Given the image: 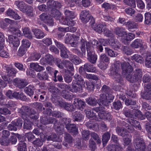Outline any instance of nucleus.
<instances>
[{
  "label": "nucleus",
  "mask_w": 151,
  "mask_h": 151,
  "mask_svg": "<svg viewBox=\"0 0 151 151\" xmlns=\"http://www.w3.org/2000/svg\"><path fill=\"white\" fill-rule=\"evenodd\" d=\"M23 123V120L20 118H18L17 119L16 122H15V124L19 129L21 128Z\"/></svg>",
  "instance_id": "obj_62"
},
{
  "label": "nucleus",
  "mask_w": 151,
  "mask_h": 151,
  "mask_svg": "<svg viewBox=\"0 0 151 151\" xmlns=\"http://www.w3.org/2000/svg\"><path fill=\"white\" fill-rule=\"evenodd\" d=\"M106 148L108 151H122V147L119 144L109 145L107 146Z\"/></svg>",
  "instance_id": "obj_26"
},
{
  "label": "nucleus",
  "mask_w": 151,
  "mask_h": 151,
  "mask_svg": "<svg viewBox=\"0 0 151 151\" xmlns=\"http://www.w3.org/2000/svg\"><path fill=\"white\" fill-rule=\"evenodd\" d=\"M23 34L25 37L31 39L32 38V36L30 31L27 27H25L22 29Z\"/></svg>",
  "instance_id": "obj_39"
},
{
  "label": "nucleus",
  "mask_w": 151,
  "mask_h": 151,
  "mask_svg": "<svg viewBox=\"0 0 151 151\" xmlns=\"http://www.w3.org/2000/svg\"><path fill=\"white\" fill-rule=\"evenodd\" d=\"M113 74V77L115 81L118 83H120L122 81V78L120 73V72H111Z\"/></svg>",
  "instance_id": "obj_38"
},
{
  "label": "nucleus",
  "mask_w": 151,
  "mask_h": 151,
  "mask_svg": "<svg viewBox=\"0 0 151 151\" xmlns=\"http://www.w3.org/2000/svg\"><path fill=\"white\" fill-rule=\"evenodd\" d=\"M134 145L136 150V151H145V145L142 138L137 136L134 141Z\"/></svg>",
  "instance_id": "obj_8"
},
{
  "label": "nucleus",
  "mask_w": 151,
  "mask_h": 151,
  "mask_svg": "<svg viewBox=\"0 0 151 151\" xmlns=\"http://www.w3.org/2000/svg\"><path fill=\"white\" fill-rule=\"evenodd\" d=\"M64 141L63 145L67 148H69L72 144L73 139L70 134L65 132L64 133Z\"/></svg>",
  "instance_id": "obj_12"
},
{
  "label": "nucleus",
  "mask_w": 151,
  "mask_h": 151,
  "mask_svg": "<svg viewBox=\"0 0 151 151\" xmlns=\"http://www.w3.org/2000/svg\"><path fill=\"white\" fill-rule=\"evenodd\" d=\"M104 35L107 37H110V38H113L114 37V35L113 33L106 28V27L103 29Z\"/></svg>",
  "instance_id": "obj_41"
},
{
  "label": "nucleus",
  "mask_w": 151,
  "mask_h": 151,
  "mask_svg": "<svg viewBox=\"0 0 151 151\" xmlns=\"http://www.w3.org/2000/svg\"><path fill=\"white\" fill-rule=\"evenodd\" d=\"M73 80L72 83L71 92L73 93L82 92L83 87L84 86L85 81L83 78L78 74L74 76Z\"/></svg>",
  "instance_id": "obj_5"
},
{
  "label": "nucleus",
  "mask_w": 151,
  "mask_h": 151,
  "mask_svg": "<svg viewBox=\"0 0 151 151\" xmlns=\"http://www.w3.org/2000/svg\"><path fill=\"white\" fill-rule=\"evenodd\" d=\"M74 40V37L71 35H68L67 34L65 37V43L70 44L71 43L72 41H73Z\"/></svg>",
  "instance_id": "obj_64"
},
{
  "label": "nucleus",
  "mask_w": 151,
  "mask_h": 151,
  "mask_svg": "<svg viewBox=\"0 0 151 151\" xmlns=\"http://www.w3.org/2000/svg\"><path fill=\"white\" fill-rule=\"evenodd\" d=\"M33 9L32 7L30 6L27 5L24 9V10L22 12L25 13L28 16L32 17L33 15Z\"/></svg>",
  "instance_id": "obj_42"
},
{
  "label": "nucleus",
  "mask_w": 151,
  "mask_h": 151,
  "mask_svg": "<svg viewBox=\"0 0 151 151\" xmlns=\"http://www.w3.org/2000/svg\"><path fill=\"white\" fill-rule=\"evenodd\" d=\"M131 46L134 48H137L139 47H145V42L143 40L140 39H136L131 44Z\"/></svg>",
  "instance_id": "obj_18"
},
{
  "label": "nucleus",
  "mask_w": 151,
  "mask_h": 151,
  "mask_svg": "<svg viewBox=\"0 0 151 151\" xmlns=\"http://www.w3.org/2000/svg\"><path fill=\"white\" fill-rule=\"evenodd\" d=\"M85 70L88 72H96L97 71L96 68L89 63H86L84 65Z\"/></svg>",
  "instance_id": "obj_29"
},
{
  "label": "nucleus",
  "mask_w": 151,
  "mask_h": 151,
  "mask_svg": "<svg viewBox=\"0 0 151 151\" xmlns=\"http://www.w3.org/2000/svg\"><path fill=\"white\" fill-rule=\"evenodd\" d=\"M133 110H130L127 108H124L123 109V114L127 117H130L131 118L134 117V114H133Z\"/></svg>",
  "instance_id": "obj_35"
},
{
  "label": "nucleus",
  "mask_w": 151,
  "mask_h": 151,
  "mask_svg": "<svg viewBox=\"0 0 151 151\" xmlns=\"http://www.w3.org/2000/svg\"><path fill=\"white\" fill-rule=\"evenodd\" d=\"M141 96L144 99L146 100L151 99V92L144 91L141 92Z\"/></svg>",
  "instance_id": "obj_40"
},
{
  "label": "nucleus",
  "mask_w": 151,
  "mask_h": 151,
  "mask_svg": "<svg viewBox=\"0 0 151 151\" xmlns=\"http://www.w3.org/2000/svg\"><path fill=\"white\" fill-rule=\"evenodd\" d=\"M58 102L59 106L63 108L67 111L72 112L75 110L74 106L71 103L64 101H58Z\"/></svg>",
  "instance_id": "obj_10"
},
{
  "label": "nucleus",
  "mask_w": 151,
  "mask_h": 151,
  "mask_svg": "<svg viewBox=\"0 0 151 151\" xmlns=\"http://www.w3.org/2000/svg\"><path fill=\"white\" fill-rule=\"evenodd\" d=\"M87 51L88 60L89 61L93 64H95L97 59V55L94 54L93 47L91 45V44L88 42H87L83 39L81 40L80 48L82 54L85 55L86 47Z\"/></svg>",
  "instance_id": "obj_3"
},
{
  "label": "nucleus",
  "mask_w": 151,
  "mask_h": 151,
  "mask_svg": "<svg viewBox=\"0 0 151 151\" xmlns=\"http://www.w3.org/2000/svg\"><path fill=\"white\" fill-rule=\"evenodd\" d=\"M82 137V138L86 140L89 139V138L90 133L88 130H83L81 132Z\"/></svg>",
  "instance_id": "obj_56"
},
{
  "label": "nucleus",
  "mask_w": 151,
  "mask_h": 151,
  "mask_svg": "<svg viewBox=\"0 0 151 151\" xmlns=\"http://www.w3.org/2000/svg\"><path fill=\"white\" fill-rule=\"evenodd\" d=\"M65 127L68 132L74 134H76L78 133V128L74 124H70L67 125Z\"/></svg>",
  "instance_id": "obj_23"
},
{
  "label": "nucleus",
  "mask_w": 151,
  "mask_h": 151,
  "mask_svg": "<svg viewBox=\"0 0 151 151\" xmlns=\"http://www.w3.org/2000/svg\"><path fill=\"white\" fill-rule=\"evenodd\" d=\"M111 89L108 86L104 85L101 91L103 93L101 94L98 100V104L101 108H104L109 105V104L114 99L113 96L111 94Z\"/></svg>",
  "instance_id": "obj_2"
},
{
  "label": "nucleus",
  "mask_w": 151,
  "mask_h": 151,
  "mask_svg": "<svg viewBox=\"0 0 151 151\" xmlns=\"http://www.w3.org/2000/svg\"><path fill=\"white\" fill-rule=\"evenodd\" d=\"M113 108L116 110H119L122 107L121 102L119 101H115L113 103Z\"/></svg>",
  "instance_id": "obj_57"
},
{
  "label": "nucleus",
  "mask_w": 151,
  "mask_h": 151,
  "mask_svg": "<svg viewBox=\"0 0 151 151\" xmlns=\"http://www.w3.org/2000/svg\"><path fill=\"white\" fill-rule=\"evenodd\" d=\"M65 18L63 20L62 23L63 24H71L73 25V19L76 17L74 12L68 10L66 9L64 11Z\"/></svg>",
  "instance_id": "obj_7"
},
{
  "label": "nucleus",
  "mask_w": 151,
  "mask_h": 151,
  "mask_svg": "<svg viewBox=\"0 0 151 151\" xmlns=\"http://www.w3.org/2000/svg\"><path fill=\"white\" fill-rule=\"evenodd\" d=\"M7 75L9 76H15L17 71L14 68H8L7 69Z\"/></svg>",
  "instance_id": "obj_55"
},
{
  "label": "nucleus",
  "mask_w": 151,
  "mask_h": 151,
  "mask_svg": "<svg viewBox=\"0 0 151 151\" xmlns=\"http://www.w3.org/2000/svg\"><path fill=\"white\" fill-rule=\"evenodd\" d=\"M27 49L26 48L21 46L18 52V55L20 56H22L26 52Z\"/></svg>",
  "instance_id": "obj_61"
},
{
  "label": "nucleus",
  "mask_w": 151,
  "mask_h": 151,
  "mask_svg": "<svg viewBox=\"0 0 151 151\" xmlns=\"http://www.w3.org/2000/svg\"><path fill=\"white\" fill-rule=\"evenodd\" d=\"M51 114L52 116L58 118L62 117L64 116L63 113L58 111H54L52 112Z\"/></svg>",
  "instance_id": "obj_63"
},
{
  "label": "nucleus",
  "mask_w": 151,
  "mask_h": 151,
  "mask_svg": "<svg viewBox=\"0 0 151 151\" xmlns=\"http://www.w3.org/2000/svg\"><path fill=\"white\" fill-rule=\"evenodd\" d=\"M14 4L22 12L24 10L27 4H26L23 1L18 0L15 1Z\"/></svg>",
  "instance_id": "obj_28"
},
{
  "label": "nucleus",
  "mask_w": 151,
  "mask_h": 151,
  "mask_svg": "<svg viewBox=\"0 0 151 151\" xmlns=\"http://www.w3.org/2000/svg\"><path fill=\"white\" fill-rule=\"evenodd\" d=\"M24 119L25 120L23 123V129L25 130H30L32 128L33 123L29 119Z\"/></svg>",
  "instance_id": "obj_34"
},
{
  "label": "nucleus",
  "mask_w": 151,
  "mask_h": 151,
  "mask_svg": "<svg viewBox=\"0 0 151 151\" xmlns=\"http://www.w3.org/2000/svg\"><path fill=\"white\" fill-rule=\"evenodd\" d=\"M100 61L102 62L99 63L98 66L102 70L106 69L107 68V66L104 65V63H108L109 62V58L105 54H103L100 56Z\"/></svg>",
  "instance_id": "obj_13"
},
{
  "label": "nucleus",
  "mask_w": 151,
  "mask_h": 151,
  "mask_svg": "<svg viewBox=\"0 0 151 151\" xmlns=\"http://www.w3.org/2000/svg\"><path fill=\"white\" fill-rule=\"evenodd\" d=\"M133 63L128 60V61L124 62L121 64L122 74L126 77L128 81L132 83H134L140 79L142 76V69H137L133 72L132 66Z\"/></svg>",
  "instance_id": "obj_1"
},
{
  "label": "nucleus",
  "mask_w": 151,
  "mask_h": 151,
  "mask_svg": "<svg viewBox=\"0 0 151 151\" xmlns=\"http://www.w3.org/2000/svg\"><path fill=\"white\" fill-rule=\"evenodd\" d=\"M32 106L35 108L37 111H42L43 105L40 103L36 102L33 104Z\"/></svg>",
  "instance_id": "obj_58"
},
{
  "label": "nucleus",
  "mask_w": 151,
  "mask_h": 151,
  "mask_svg": "<svg viewBox=\"0 0 151 151\" xmlns=\"http://www.w3.org/2000/svg\"><path fill=\"white\" fill-rule=\"evenodd\" d=\"M13 83L15 86L19 88H24L28 84V82L25 79L18 78L13 80Z\"/></svg>",
  "instance_id": "obj_9"
},
{
  "label": "nucleus",
  "mask_w": 151,
  "mask_h": 151,
  "mask_svg": "<svg viewBox=\"0 0 151 151\" xmlns=\"http://www.w3.org/2000/svg\"><path fill=\"white\" fill-rule=\"evenodd\" d=\"M123 2L126 5L132 8L136 7L135 0H124Z\"/></svg>",
  "instance_id": "obj_54"
},
{
  "label": "nucleus",
  "mask_w": 151,
  "mask_h": 151,
  "mask_svg": "<svg viewBox=\"0 0 151 151\" xmlns=\"http://www.w3.org/2000/svg\"><path fill=\"white\" fill-rule=\"evenodd\" d=\"M86 101L88 105L93 106H96L98 103L95 98L92 97L86 99Z\"/></svg>",
  "instance_id": "obj_37"
},
{
  "label": "nucleus",
  "mask_w": 151,
  "mask_h": 151,
  "mask_svg": "<svg viewBox=\"0 0 151 151\" xmlns=\"http://www.w3.org/2000/svg\"><path fill=\"white\" fill-rule=\"evenodd\" d=\"M53 123L54 124V128L55 130L58 132L61 133L62 131L60 126V122L56 119V121H55Z\"/></svg>",
  "instance_id": "obj_53"
},
{
  "label": "nucleus",
  "mask_w": 151,
  "mask_h": 151,
  "mask_svg": "<svg viewBox=\"0 0 151 151\" xmlns=\"http://www.w3.org/2000/svg\"><path fill=\"white\" fill-rule=\"evenodd\" d=\"M8 39L9 40V42L11 45H12L13 47H16L19 46V41L16 37L12 35H9L8 36Z\"/></svg>",
  "instance_id": "obj_21"
},
{
  "label": "nucleus",
  "mask_w": 151,
  "mask_h": 151,
  "mask_svg": "<svg viewBox=\"0 0 151 151\" xmlns=\"http://www.w3.org/2000/svg\"><path fill=\"white\" fill-rule=\"evenodd\" d=\"M132 59L135 61L136 62L142 63L143 62V59L142 57L138 54H135L132 56Z\"/></svg>",
  "instance_id": "obj_49"
},
{
  "label": "nucleus",
  "mask_w": 151,
  "mask_h": 151,
  "mask_svg": "<svg viewBox=\"0 0 151 151\" xmlns=\"http://www.w3.org/2000/svg\"><path fill=\"white\" fill-rule=\"evenodd\" d=\"M108 43L115 50L119 49L121 46L120 42L118 40H116L114 38L108 39Z\"/></svg>",
  "instance_id": "obj_19"
},
{
  "label": "nucleus",
  "mask_w": 151,
  "mask_h": 151,
  "mask_svg": "<svg viewBox=\"0 0 151 151\" xmlns=\"http://www.w3.org/2000/svg\"><path fill=\"white\" fill-rule=\"evenodd\" d=\"M91 26L93 29L99 33L100 34L103 32V28H104L105 27H106V25L105 24H100L95 25V23L93 22L91 24Z\"/></svg>",
  "instance_id": "obj_25"
},
{
  "label": "nucleus",
  "mask_w": 151,
  "mask_h": 151,
  "mask_svg": "<svg viewBox=\"0 0 151 151\" xmlns=\"http://www.w3.org/2000/svg\"><path fill=\"white\" fill-rule=\"evenodd\" d=\"M70 59L71 61L76 65H78L81 62L80 58L77 56L73 54L70 55Z\"/></svg>",
  "instance_id": "obj_43"
},
{
  "label": "nucleus",
  "mask_w": 151,
  "mask_h": 151,
  "mask_svg": "<svg viewBox=\"0 0 151 151\" xmlns=\"http://www.w3.org/2000/svg\"><path fill=\"white\" fill-rule=\"evenodd\" d=\"M17 137L19 141L17 147L18 150L19 151H26V145L24 141V138L22 137L21 135L19 134L17 135Z\"/></svg>",
  "instance_id": "obj_16"
},
{
  "label": "nucleus",
  "mask_w": 151,
  "mask_h": 151,
  "mask_svg": "<svg viewBox=\"0 0 151 151\" xmlns=\"http://www.w3.org/2000/svg\"><path fill=\"white\" fill-rule=\"evenodd\" d=\"M54 60V58L52 55L48 54L42 58L40 60V63L42 65L45 64V63L49 64H52Z\"/></svg>",
  "instance_id": "obj_22"
},
{
  "label": "nucleus",
  "mask_w": 151,
  "mask_h": 151,
  "mask_svg": "<svg viewBox=\"0 0 151 151\" xmlns=\"http://www.w3.org/2000/svg\"><path fill=\"white\" fill-rule=\"evenodd\" d=\"M75 23V22L74 21H73V25H71V24H64V25L69 26V27H67L66 29V30H67V32H74L76 31V28L73 27Z\"/></svg>",
  "instance_id": "obj_59"
},
{
  "label": "nucleus",
  "mask_w": 151,
  "mask_h": 151,
  "mask_svg": "<svg viewBox=\"0 0 151 151\" xmlns=\"http://www.w3.org/2000/svg\"><path fill=\"white\" fill-rule=\"evenodd\" d=\"M33 32L36 38L40 39L43 38L45 36L43 32L39 29H35Z\"/></svg>",
  "instance_id": "obj_46"
},
{
  "label": "nucleus",
  "mask_w": 151,
  "mask_h": 151,
  "mask_svg": "<svg viewBox=\"0 0 151 151\" xmlns=\"http://www.w3.org/2000/svg\"><path fill=\"white\" fill-rule=\"evenodd\" d=\"M47 4L48 8L50 9L51 16L55 19L59 20L61 17V13L58 9L62 6L61 4L57 1L49 0Z\"/></svg>",
  "instance_id": "obj_4"
},
{
  "label": "nucleus",
  "mask_w": 151,
  "mask_h": 151,
  "mask_svg": "<svg viewBox=\"0 0 151 151\" xmlns=\"http://www.w3.org/2000/svg\"><path fill=\"white\" fill-rule=\"evenodd\" d=\"M125 137H126L124 139V143L125 145H128L131 141L132 136L131 134L129 133Z\"/></svg>",
  "instance_id": "obj_60"
},
{
  "label": "nucleus",
  "mask_w": 151,
  "mask_h": 151,
  "mask_svg": "<svg viewBox=\"0 0 151 151\" xmlns=\"http://www.w3.org/2000/svg\"><path fill=\"white\" fill-rule=\"evenodd\" d=\"M80 16L81 20L85 23L88 22L91 17L89 11L86 10H82L81 12Z\"/></svg>",
  "instance_id": "obj_14"
},
{
  "label": "nucleus",
  "mask_w": 151,
  "mask_h": 151,
  "mask_svg": "<svg viewBox=\"0 0 151 151\" xmlns=\"http://www.w3.org/2000/svg\"><path fill=\"white\" fill-rule=\"evenodd\" d=\"M44 106L46 108V110L43 112L44 114H50L51 112V109L52 108L51 103L49 102H45L44 104Z\"/></svg>",
  "instance_id": "obj_33"
},
{
  "label": "nucleus",
  "mask_w": 151,
  "mask_h": 151,
  "mask_svg": "<svg viewBox=\"0 0 151 151\" xmlns=\"http://www.w3.org/2000/svg\"><path fill=\"white\" fill-rule=\"evenodd\" d=\"M125 25L127 27V29L130 30L137 28L138 26L137 23L131 21H129L126 22Z\"/></svg>",
  "instance_id": "obj_31"
},
{
  "label": "nucleus",
  "mask_w": 151,
  "mask_h": 151,
  "mask_svg": "<svg viewBox=\"0 0 151 151\" xmlns=\"http://www.w3.org/2000/svg\"><path fill=\"white\" fill-rule=\"evenodd\" d=\"M48 141H59V139L57 135L54 133L51 134L47 136V138Z\"/></svg>",
  "instance_id": "obj_50"
},
{
  "label": "nucleus",
  "mask_w": 151,
  "mask_h": 151,
  "mask_svg": "<svg viewBox=\"0 0 151 151\" xmlns=\"http://www.w3.org/2000/svg\"><path fill=\"white\" fill-rule=\"evenodd\" d=\"M115 33L119 36L123 37L126 34V32L123 27H116L114 29Z\"/></svg>",
  "instance_id": "obj_30"
},
{
  "label": "nucleus",
  "mask_w": 151,
  "mask_h": 151,
  "mask_svg": "<svg viewBox=\"0 0 151 151\" xmlns=\"http://www.w3.org/2000/svg\"><path fill=\"white\" fill-rule=\"evenodd\" d=\"M110 138V134L109 132L105 133L102 135V141L103 145H106Z\"/></svg>",
  "instance_id": "obj_45"
},
{
  "label": "nucleus",
  "mask_w": 151,
  "mask_h": 151,
  "mask_svg": "<svg viewBox=\"0 0 151 151\" xmlns=\"http://www.w3.org/2000/svg\"><path fill=\"white\" fill-rule=\"evenodd\" d=\"M105 49L108 55L111 57H116L118 55L116 52L114 51L109 47H106Z\"/></svg>",
  "instance_id": "obj_51"
},
{
  "label": "nucleus",
  "mask_w": 151,
  "mask_h": 151,
  "mask_svg": "<svg viewBox=\"0 0 151 151\" xmlns=\"http://www.w3.org/2000/svg\"><path fill=\"white\" fill-rule=\"evenodd\" d=\"M98 116L100 119H106L109 121L112 119V116L109 112L104 110L100 111L98 113Z\"/></svg>",
  "instance_id": "obj_17"
},
{
  "label": "nucleus",
  "mask_w": 151,
  "mask_h": 151,
  "mask_svg": "<svg viewBox=\"0 0 151 151\" xmlns=\"http://www.w3.org/2000/svg\"><path fill=\"white\" fill-rule=\"evenodd\" d=\"M73 104L76 108L81 111L83 110L86 105L85 102L79 98L75 99Z\"/></svg>",
  "instance_id": "obj_11"
},
{
  "label": "nucleus",
  "mask_w": 151,
  "mask_h": 151,
  "mask_svg": "<svg viewBox=\"0 0 151 151\" xmlns=\"http://www.w3.org/2000/svg\"><path fill=\"white\" fill-rule=\"evenodd\" d=\"M41 57V55L39 53L34 52L28 58L29 61L31 60H37Z\"/></svg>",
  "instance_id": "obj_48"
},
{
  "label": "nucleus",
  "mask_w": 151,
  "mask_h": 151,
  "mask_svg": "<svg viewBox=\"0 0 151 151\" xmlns=\"http://www.w3.org/2000/svg\"><path fill=\"white\" fill-rule=\"evenodd\" d=\"M30 66L31 68L37 72L40 71L44 69L43 67L39 65L37 63H31Z\"/></svg>",
  "instance_id": "obj_36"
},
{
  "label": "nucleus",
  "mask_w": 151,
  "mask_h": 151,
  "mask_svg": "<svg viewBox=\"0 0 151 151\" xmlns=\"http://www.w3.org/2000/svg\"><path fill=\"white\" fill-rule=\"evenodd\" d=\"M63 64L69 70L73 71L74 70L73 64L69 61L63 60Z\"/></svg>",
  "instance_id": "obj_32"
},
{
  "label": "nucleus",
  "mask_w": 151,
  "mask_h": 151,
  "mask_svg": "<svg viewBox=\"0 0 151 151\" xmlns=\"http://www.w3.org/2000/svg\"><path fill=\"white\" fill-rule=\"evenodd\" d=\"M35 88L33 86L29 85L25 88L24 90L26 93L29 96H32L34 93Z\"/></svg>",
  "instance_id": "obj_44"
},
{
  "label": "nucleus",
  "mask_w": 151,
  "mask_h": 151,
  "mask_svg": "<svg viewBox=\"0 0 151 151\" xmlns=\"http://www.w3.org/2000/svg\"><path fill=\"white\" fill-rule=\"evenodd\" d=\"M49 91L52 93V101L53 102H58L57 96L56 95L59 91V89L55 86H50Z\"/></svg>",
  "instance_id": "obj_15"
},
{
  "label": "nucleus",
  "mask_w": 151,
  "mask_h": 151,
  "mask_svg": "<svg viewBox=\"0 0 151 151\" xmlns=\"http://www.w3.org/2000/svg\"><path fill=\"white\" fill-rule=\"evenodd\" d=\"M72 118L74 122H80L84 118V115L80 111L72 112Z\"/></svg>",
  "instance_id": "obj_20"
},
{
  "label": "nucleus",
  "mask_w": 151,
  "mask_h": 151,
  "mask_svg": "<svg viewBox=\"0 0 151 151\" xmlns=\"http://www.w3.org/2000/svg\"><path fill=\"white\" fill-rule=\"evenodd\" d=\"M37 77L40 80H46L47 79L48 76L45 72H41L37 74Z\"/></svg>",
  "instance_id": "obj_47"
},
{
  "label": "nucleus",
  "mask_w": 151,
  "mask_h": 151,
  "mask_svg": "<svg viewBox=\"0 0 151 151\" xmlns=\"http://www.w3.org/2000/svg\"><path fill=\"white\" fill-rule=\"evenodd\" d=\"M127 122L133 127L137 128L138 129L140 130L141 127L139 122L132 118L127 119Z\"/></svg>",
  "instance_id": "obj_27"
},
{
  "label": "nucleus",
  "mask_w": 151,
  "mask_h": 151,
  "mask_svg": "<svg viewBox=\"0 0 151 151\" xmlns=\"http://www.w3.org/2000/svg\"><path fill=\"white\" fill-rule=\"evenodd\" d=\"M19 113L20 115L23 119L27 118V116H30L32 119H38L37 116L34 115L36 113V112L32 109L30 108L28 106H24L19 110Z\"/></svg>",
  "instance_id": "obj_6"
},
{
  "label": "nucleus",
  "mask_w": 151,
  "mask_h": 151,
  "mask_svg": "<svg viewBox=\"0 0 151 151\" xmlns=\"http://www.w3.org/2000/svg\"><path fill=\"white\" fill-rule=\"evenodd\" d=\"M116 131L117 134L123 137L127 135L129 132L125 128L122 127H117L116 128Z\"/></svg>",
  "instance_id": "obj_24"
},
{
  "label": "nucleus",
  "mask_w": 151,
  "mask_h": 151,
  "mask_svg": "<svg viewBox=\"0 0 151 151\" xmlns=\"http://www.w3.org/2000/svg\"><path fill=\"white\" fill-rule=\"evenodd\" d=\"M145 23L147 24H151V15L150 13L149 12L145 14Z\"/></svg>",
  "instance_id": "obj_52"
}]
</instances>
